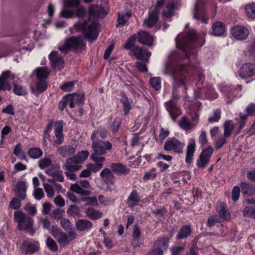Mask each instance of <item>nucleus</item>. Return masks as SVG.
<instances>
[{
  "mask_svg": "<svg viewBox=\"0 0 255 255\" xmlns=\"http://www.w3.org/2000/svg\"><path fill=\"white\" fill-rule=\"evenodd\" d=\"M182 67L181 66H177L175 68H173L167 65H165V68L163 71L164 74L170 75L173 79L172 98L168 102L165 103V105L166 110L174 121H175L180 114L179 108L174 102L175 100H178L180 98L176 89L181 86H184L183 75L180 77L178 76V72H180Z\"/></svg>",
  "mask_w": 255,
  "mask_h": 255,
  "instance_id": "nucleus-1",
  "label": "nucleus"
},
{
  "mask_svg": "<svg viewBox=\"0 0 255 255\" xmlns=\"http://www.w3.org/2000/svg\"><path fill=\"white\" fill-rule=\"evenodd\" d=\"M202 37L192 28L186 30L184 34L179 35L176 38L177 45L185 53L186 57L191 62L196 59L197 51L195 47L202 46L203 43H200Z\"/></svg>",
  "mask_w": 255,
  "mask_h": 255,
  "instance_id": "nucleus-2",
  "label": "nucleus"
},
{
  "mask_svg": "<svg viewBox=\"0 0 255 255\" xmlns=\"http://www.w3.org/2000/svg\"><path fill=\"white\" fill-rule=\"evenodd\" d=\"M98 23L88 21H79L74 25L77 31L82 32L89 40L92 41L97 39L98 36L97 28Z\"/></svg>",
  "mask_w": 255,
  "mask_h": 255,
  "instance_id": "nucleus-3",
  "label": "nucleus"
},
{
  "mask_svg": "<svg viewBox=\"0 0 255 255\" xmlns=\"http://www.w3.org/2000/svg\"><path fill=\"white\" fill-rule=\"evenodd\" d=\"M13 215L14 220L17 223V228L19 230L24 231L30 229L29 234L31 235L34 234L35 231L32 228L34 221L31 217L20 210L15 211Z\"/></svg>",
  "mask_w": 255,
  "mask_h": 255,
  "instance_id": "nucleus-4",
  "label": "nucleus"
},
{
  "mask_svg": "<svg viewBox=\"0 0 255 255\" xmlns=\"http://www.w3.org/2000/svg\"><path fill=\"white\" fill-rule=\"evenodd\" d=\"M137 38L138 41L143 45L149 46H151L153 43V37L147 31H140L137 33V36L134 34L132 35L127 41L124 45L126 49H129L132 48Z\"/></svg>",
  "mask_w": 255,
  "mask_h": 255,
  "instance_id": "nucleus-5",
  "label": "nucleus"
},
{
  "mask_svg": "<svg viewBox=\"0 0 255 255\" xmlns=\"http://www.w3.org/2000/svg\"><path fill=\"white\" fill-rule=\"evenodd\" d=\"M85 46L80 37L71 36L66 39L63 44L59 45L58 48L61 53L66 54L72 49L75 51L82 50Z\"/></svg>",
  "mask_w": 255,
  "mask_h": 255,
  "instance_id": "nucleus-6",
  "label": "nucleus"
},
{
  "mask_svg": "<svg viewBox=\"0 0 255 255\" xmlns=\"http://www.w3.org/2000/svg\"><path fill=\"white\" fill-rule=\"evenodd\" d=\"M80 0H65L64 2L63 8L60 12V16L67 18L72 17L74 15V11L69 9V8H77L80 5Z\"/></svg>",
  "mask_w": 255,
  "mask_h": 255,
  "instance_id": "nucleus-7",
  "label": "nucleus"
},
{
  "mask_svg": "<svg viewBox=\"0 0 255 255\" xmlns=\"http://www.w3.org/2000/svg\"><path fill=\"white\" fill-rule=\"evenodd\" d=\"M184 145V143L173 137L169 138L165 142L164 149L167 151H173L177 153H182Z\"/></svg>",
  "mask_w": 255,
  "mask_h": 255,
  "instance_id": "nucleus-8",
  "label": "nucleus"
},
{
  "mask_svg": "<svg viewBox=\"0 0 255 255\" xmlns=\"http://www.w3.org/2000/svg\"><path fill=\"white\" fill-rule=\"evenodd\" d=\"M213 153V148L211 146L204 149L197 160V166L199 168H204L209 162Z\"/></svg>",
  "mask_w": 255,
  "mask_h": 255,
  "instance_id": "nucleus-9",
  "label": "nucleus"
},
{
  "mask_svg": "<svg viewBox=\"0 0 255 255\" xmlns=\"http://www.w3.org/2000/svg\"><path fill=\"white\" fill-rule=\"evenodd\" d=\"M50 233L58 243L62 246L67 245L70 241L73 240H71L69 236L68 237L66 233L62 232L56 226L52 227Z\"/></svg>",
  "mask_w": 255,
  "mask_h": 255,
  "instance_id": "nucleus-10",
  "label": "nucleus"
},
{
  "mask_svg": "<svg viewBox=\"0 0 255 255\" xmlns=\"http://www.w3.org/2000/svg\"><path fill=\"white\" fill-rule=\"evenodd\" d=\"M193 15L194 18L198 20L201 23H208V17L205 12L203 3L202 1L198 0L196 2L193 11Z\"/></svg>",
  "mask_w": 255,
  "mask_h": 255,
  "instance_id": "nucleus-11",
  "label": "nucleus"
},
{
  "mask_svg": "<svg viewBox=\"0 0 255 255\" xmlns=\"http://www.w3.org/2000/svg\"><path fill=\"white\" fill-rule=\"evenodd\" d=\"M92 147L95 153L103 155L112 148V144L109 141L94 140L92 142Z\"/></svg>",
  "mask_w": 255,
  "mask_h": 255,
  "instance_id": "nucleus-12",
  "label": "nucleus"
},
{
  "mask_svg": "<svg viewBox=\"0 0 255 255\" xmlns=\"http://www.w3.org/2000/svg\"><path fill=\"white\" fill-rule=\"evenodd\" d=\"M242 79H247L255 75V63L250 62L244 63L239 71Z\"/></svg>",
  "mask_w": 255,
  "mask_h": 255,
  "instance_id": "nucleus-13",
  "label": "nucleus"
},
{
  "mask_svg": "<svg viewBox=\"0 0 255 255\" xmlns=\"http://www.w3.org/2000/svg\"><path fill=\"white\" fill-rule=\"evenodd\" d=\"M234 38L238 40H245L249 35L248 29L244 25H237L232 27L230 30Z\"/></svg>",
  "mask_w": 255,
  "mask_h": 255,
  "instance_id": "nucleus-14",
  "label": "nucleus"
},
{
  "mask_svg": "<svg viewBox=\"0 0 255 255\" xmlns=\"http://www.w3.org/2000/svg\"><path fill=\"white\" fill-rule=\"evenodd\" d=\"M131 52L136 59L142 60L147 62L151 55V52L148 51L146 48H140L139 46H134L131 48Z\"/></svg>",
  "mask_w": 255,
  "mask_h": 255,
  "instance_id": "nucleus-15",
  "label": "nucleus"
},
{
  "mask_svg": "<svg viewBox=\"0 0 255 255\" xmlns=\"http://www.w3.org/2000/svg\"><path fill=\"white\" fill-rule=\"evenodd\" d=\"M49 59L53 68L60 70L64 67V60L61 56L57 55V52L52 51L49 55Z\"/></svg>",
  "mask_w": 255,
  "mask_h": 255,
  "instance_id": "nucleus-16",
  "label": "nucleus"
},
{
  "mask_svg": "<svg viewBox=\"0 0 255 255\" xmlns=\"http://www.w3.org/2000/svg\"><path fill=\"white\" fill-rule=\"evenodd\" d=\"M159 13L149 8L148 17L144 20V24L148 28L153 27L159 19Z\"/></svg>",
  "mask_w": 255,
  "mask_h": 255,
  "instance_id": "nucleus-17",
  "label": "nucleus"
},
{
  "mask_svg": "<svg viewBox=\"0 0 255 255\" xmlns=\"http://www.w3.org/2000/svg\"><path fill=\"white\" fill-rule=\"evenodd\" d=\"M69 98V105L71 108H73L75 104L80 106L84 102V95L83 94H76L67 95Z\"/></svg>",
  "mask_w": 255,
  "mask_h": 255,
  "instance_id": "nucleus-18",
  "label": "nucleus"
},
{
  "mask_svg": "<svg viewBox=\"0 0 255 255\" xmlns=\"http://www.w3.org/2000/svg\"><path fill=\"white\" fill-rule=\"evenodd\" d=\"M60 224L62 228L68 233L71 240H74L76 238V233L74 230L73 224L66 218H62Z\"/></svg>",
  "mask_w": 255,
  "mask_h": 255,
  "instance_id": "nucleus-19",
  "label": "nucleus"
},
{
  "mask_svg": "<svg viewBox=\"0 0 255 255\" xmlns=\"http://www.w3.org/2000/svg\"><path fill=\"white\" fill-rule=\"evenodd\" d=\"M110 167L114 173L119 175H126L130 171L128 167L121 163H112Z\"/></svg>",
  "mask_w": 255,
  "mask_h": 255,
  "instance_id": "nucleus-20",
  "label": "nucleus"
},
{
  "mask_svg": "<svg viewBox=\"0 0 255 255\" xmlns=\"http://www.w3.org/2000/svg\"><path fill=\"white\" fill-rule=\"evenodd\" d=\"M140 200L139 193L135 189L133 190L128 196L126 204L128 208H132L137 206Z\"/></svg>",
  "mask_w": 255,
  "mask_h": 255,
  "instance_id": "nucleus-21",
  "label": "nucleus"
},
{
  "mask_svg": "<svg viewBox=\"0 0 255 255\" xmlns=\"http://www.w3.org/2000/svg\"><path fill=\"white\" fill-rule=\"evenodd\" d=\"M26 185L25 181H19L15 185L14 192L15 195L20 199L23 200L26 197Z\"/></svg>",
  "mask_w": 255,
  "mask_h": 255,
  "instance_id": "nucleus-22",
  "label": "nucleus"
},
{
  "mask_svg": "<svg viewBox=\"0 0 255 255\" xmlns=\"http://www.w3.org/2000/svg\"><path fill=\"white\" fill-rule=\"evenodd\" d=\"M93 227V223L85 219H78L75 223V227L79 232H87Z\"/></svg>",
  "mask_w": 255,
  "mask_h": 255,
  "instance_id": "nucleus-23",
  "label": "nucleus"
},
{
  "mask_svg": "<svg viewBox=\"0 0 255 255\" xmlns=\"http://www.w3.org/2000/svg\"><path fill=\"white\" fill-rule=\"evenodd\" d=\"M169 245V239L166 237L158 238L154 242L153 248L161 251L167 250Z\"/></svg>",
  "mask_w": 255,
  "mask_h": 255,
  "instance_id": "nucleus-24",
  "label": "nucleus"
},
{
  "mask_svg": "<svg viewBox=\"0 0 255 255\" xmlns=\"http://www.w3.org/2000/svg\"><path fill=\"white\" fill-rule=\"evenodd\" d=\"M21 249L26 254H32L38 251L39 247L37 243L24 241L22 243Z\"/></svg>",
  "mask_w": 255,
  "mask_h": 255,
  "instance_id": "nucleus-25",
  "label": "nucleus"
},
{
  "mask_svg": "<svg viewBox=\"0 0 255 255\" xmlns=\"http://www.w3.org/2000/svg\"><path fill=\"white\" fill-rule=\"evenodd\" d=\"M100 176L106 184H115L116 182L115 176L109 168L103 169L100 173Z\"/></svg>",
  "mask_w": 255,
  "mask_h": 255,
  "instance_id": "nucleus-26",
  "label": "nucleus"
},
{
  "mask_svg": "<svg viewBox=\"0 0 255 255\" xmlns=\"http://www.w3.org/2000/svg\"><path fill=\"white\" fill-rule=\"evenodd\" d=\"M240 187L244 196H250L255 194V187L252 184L242 182L240 183Z\"/></svg>",
  "mask_w": 255,
  "mask_h": 255,
  "instance_id": "nucleus-27",
  "label": "nucleus"
},
{
  "mask_svg": "<svg viewBox=\"0 0 255 255\" xmlns=\"http://www.w3.org/2000/svg\"><path fill=\"white\" fill-rule=\"evenodd\" d=\"M195 149V142L194 139H190L187 146L185 161L188 164H190L192 162V157L193 156Z\"/></svg>",
  "mask_w": 255,
  "mask_h": 255,
  "instance_id": "nucleus-28",
  "label": "nucleus"
},
{
  "mask_svg": "<svg viewBox=\"0 0 255 255\" xmlns=\"http://www.w3.org/2000/svg\"><path fill=\"white\" fill-rule=\"evenodd\" d=\"M89 155V153L87 150H83L75 156L68 158L69 161H73L75 164H81L87 159Z\"/></svg>",
  "mask_w": 255,
  "mask_h": 255,
  "instance_id": "nucleus-29",
  "label": "nucleus"
},
{
  "mask_svg": "<svg viewBox=\"0 0 255 255\" xmlns=\"http://www.w3.org/2000/svg\"><path fill=\"white\" fill-rule=\"evenodd\" d=\"M76 149L72 146L66 145L60 147L58 149V152L63 157H67L72 155L75 153Z\"/></svg>",
  "mask_w": 255,
  "mask_h": 255,
  "instance_id": "nucleus-30",
  "label": "nucleus"
},
{
  "mask_svg": "<svg viewBox=\"0 0 255 255\" xmlns=\"http://www.w3.org/2000/svg\"><path fill=\"white\" fill-rule=\"evenodd\" d=\"M166 65H168L170 67L173 68H175L177 66H181L182 67L180 70V72H178V76L180 77L183 75V77L184 79L185 78L186 74H189L190 72L194 74V73L192 72V70L196 67L195 66H192L191 64L190 65H178L175 66H173L170 64H166Z\"/></svg>",
  "mask_w": 255,
  "mask_h": 255,
  "instance_id": "nucleus-31",
  "label": "nucleus"
},
{
  "mask_svg": "<svg viewBox=\"0 0 255 255\" xmlns=\"http://www.w3.org/2000/svg\"><path fill=\"white\" fill-rule=\"evenodd\" d=\"M47 88V85L44 80H40L36 82V88H34L31 87V92L34 95L37 96L40 93L45 91Z\"/></svg>",
  "mask_w": 255,
  "mask_h": 255,
  "instance_id": "nucleus-32",
  "label": "nucleus"
},
{
  "mask_svg": "<svg viewBox=\"0 0 255 255\" xmlns=\"http://www.w3.org/2000/svg\"><path fill=\"white\" fill-rule=\"evenodd\" d=\"M63 122L59 121L57 122V127L54 130L55 135L56 137L55 143L60 144L62 143L63 139Z\"/></svg>",
  "mask_w": 255,
  "mask_h": 255,
  "instance_id": "nucleus-33",
  "label": "nucleus"
},
{
  "mask_svg": "<svg viewBox=\"0 0 255 255\" xmlns=\"http://www.w3.org/2000/svg\"><path fill=\"white\" fill-rule=\"evenodd\" d=\"M218 212L219 214L218 217L221 219L222 222L230 218V214L228 211L227 206L224 203L220 204V207L218 208Z\"/></svg>",
  "mask_w": 255,
  "mask_h": 255,
  "instance_id": "nucleus-34",
  "label": "nucleus"
},
{
  "mask_svg": "<svg viewBox=\"0 0 255 255\" xmlns=\"http://www.w3.org/2000/svg\"><path fill=\"white\" fill-rule=\"evenodd\" d=\"M108 132L107 130L103 128L99 127L96 130L94 131L91 135V139L93 141L94 140H100L99 138L105 139L107 137Z\"/></svg>",
  "mask_w": 255,
  "mask_h": 255,
  "instance_id": "nucleus-35",
  "label": "nucleus"
},
{
  "mask_svg": "<svg viewBox=\"0 0 255 255\" xmlns=\"http://www.w3.org/2000/svg\"><path fill=\"white\" fill-rule=\"evenodd\" d=\"M225 31V26L223 23L217 22L212 26L211 33L215 36H221L223 34Z\"/></svg>",
  "mask_w": 255,
  "mask_h": 255,
  "instance_id": "nucleus-36",
  "label": "nucleus"
},
{
  "mask_svg": "<svg viewBox=\"0 0 255 255\" xmlns=\"http://www.w3.org/2000/svg\"><path fill=\"white\" fill-rule=\"evenodd\" d=\"M105 14L104 8L98 5L92 4L89 8V18L91 16L98 17Z\"/></svg>",
  "mask_w": 255,
  "mask_h": 255,
  "instance_id": "nucleus-37",
  "label": "nucleus"
},
{
  "mask_svg": "<svg viewBox=\"0 0 255 255\" xmlns=\"http://www.w3.org/2000/svg\"><path fill=\"white\" fill-rule=\"evenodd\" d=\"M141 236V232L138 226H135L132 234V241L131 242L133 248L139 247V238Z\"/></svg>",
  "mask_w": 255,
  "mask_h": 255,
  "instance_id": "nucleus-38",
  "label": "nucleus"
},
{
  "mask_svg": "<svg viewBox=\"0 0 255 255\" xmlns=\"http://www.w3.org/2000/svg\"><path fill=\"white\" fill-rule=\"evenodd\" d=\"M191 233V227L189 225H185L182 227L177 235L178 239H182L187 238L190 235Z\"/></svg>",
  "mask_w": 255,
  "mask_h": 255,
  "instance_id": "nucleus-39",
  "label": "nucleus"
},
{
  "mask_svg": "<svg viewBox=\"0 0 255 255\" xmlns=\"http://www.w3.org/2000/svg\"><path fill=\"white\" fill-rule=\"evenodd\" d=\"M79 164H75L73 161H69V158H67L64 167L68 171L73 172L79 170L82 168V166Z\"/></svg>",
  "mask_w": 255,
  "mask_h": 255,
  "instance_id": "nucleus-40",
  "label": "nucleus"
},
{
  "mask_svg": "<svg viewBox=\"0 0 255 255\" xmlns=\"http://www.w3.org/2000/svg\"><path fill=\"white\" fill-rule=\"evenodd\" d=\"M167 11L163 12V15L164 17L169 18L174 15L175 8V2L173 1L168 2L166 5Z\"/></svg>",
  "mask_w": 255,
  "mask_h": 255,
  "instance_id": "nucleus-41",
  "label": "nucleus"
},
{
  "mask_svg": "<svg viewBox=\"0 0 255 255\" xmlns=\"http://www.w3.org/2000/svg\"><path fill=\"white\" fill-rule=\"evenodd\" d=\"M180 127L185 130H188L195 127V125L191 123L187 118L182 117L179 122Z\"/></svg>",
  "mask_w": 255,
  "mask_h": 255,
  "instance_id": "nucleus-42",
  "label": "nucleus"
},
{
  "mask_svg": "<svg viewBox=\"0 0 255 255\" xmlns=\"http://www.w3.org/2000/svg\"><path fill=\"white\" fill-rule=\"evenodd\" d=\"M28 155L33 159L40 158L43 154L42 150L38 147L30 148L28 150Z\"/></svg>",
  "mask_w": 255,
  "mask_h": 255,
  "instance_id": "nucleus-43",
  "label": "nucleus"
},
{
  "mask_svg": "<svg viewBox=\"0 0 255 255\" xmlns=\"http://www.w3.org/2000/svg\"><path fill=\"white\" fill-rule=\"evenodd\" d=\"M120 101L123 105L125 115H127L131 109V106L127 96L125 94H122Z\"/></svg>",
  "mask_w": 255,
  "mask_h": 255,
  "instance_id": "nucleus-44",
  "label": "nucleus"
},
{
  "mask_svg": "<svg viewBox=\"0 0 255 255\" xmlns=\"http://www.w3.org/2000/svg\"><path fill=\"white\" fill-rule=\"evenodd\" d=\"M86 214L92 220L99 219L101 217L102 215L101 212L91 208L86 209Z\"/></svg>",
  "mask_w": 255,
  "mask_h": 255,
  "instance_id": "nucleus-45",
  "label": "nucleus"
},
{
  "mask_svg": "<svg viewBox=\"0 0 255 255\" xmlns=\"http://www.w3.org/2000/svg\"><path fill=\"white\" fill-rule=\"evenodd\" d=\"M245 9L249 18H255V3L252 2L246 4Z\"/></svg>",
  "mask_w": 255,
  "mask_h": 255,
  "instance_id": "nucleus-46",
  "label": "nucleus"
},
{
  "mask_svg": "<svg viewBox=\"0 0 255 255\" xmlns=\"http://www.w3.org/2000/svg\"><path fill=\"white\" fill-rule=\"evenodd\" d=\"M13 93L18 96H24L27 93L25 87L13 82Z\"/></svg>",
  "mask_w": 255,
  "mask_h": 255,
  "instance_id": "nucleus-47",
  "label": "nucleus"
},
{
  "mask_svg": "<svg viewBox=\"0 0 255 255\" xmlns=\"http://www.w3.org/2000/svg\"><path fill=\"white\" fill-rule=\"evenodd\" d=\"M48 75L49 71L46 67H40L36 69V75L39 80H45Z\"/></svg>",
  "mask_w": 255,
  "mask_h": 255,
  "instance_id": "nucleus-48",
  "label": "nucleus"
},
{
  "mask_svg": "<svg viewBox=\"0 0 255 255\" xmlns=\"http://www.w3.org/2000/svg\"><path fill=\"white\" fill-rule=\"evenodd\" d=\"M243 214L245 217L255 219V207L252 206L245 207L243 210Z\"/></svg>",
  "mask_w": 255,
  "mask_h": 255,
  "instance_id": "nucleus-49",
  "label": "nucleus"
},
{
  "mask_svg": "<svg viewBox=\"0 0 255 255\" xmlns=\"http://www.w3.org/2000/svg\"><path fill=\"white\" fill-rule=\"evenodd\" d=\"M234 128L232 121H227L225 123L224 135L225 137H228L231 135Z\"/></svg>",
  "mask_w": 255,
  "mask_h": 255,
  "instance_id": "nucleus-50",
  "label": "nucleus"
},
{
  "mask_svg": "<svg viewBox=\"0 0 255 255\" xmlns=\"http://www.w3.org/2000/svg\"><path fill=\"white\" fill-rule=\"evenodd\" d=\"M67 213L68 215L75 217L80 214V210L77 206L71 205L68 209Z\"/></svg>",
  "mask_w": 255,
  "mask_h": 255,
  "instance_id": "nucleus-51",
  "label": "nucleus"
},
{
  "mask_svg": "<svg viewBox=\"0 0 255 255\" xmlns=\"http://www.w3.org/2000/svg\"><path fill=\"white\" fill-rule=\"evenodd\" d=\"M221 111L220 109H217L214 111L213 116H210L208 119V121L212 123L217 122L221 119Z\"/></svg>",
  "mask_w": 255,
  "mask_h": 255,
  "instance_id": "nucleus-52",
  "label": "nucleus"
},
{
  "mask_svg": "<svg viewBox=\"0 0 255 255\" xmlns=\"http://www.w3.org/2000/svg\"><path fill=\"white\" fill-rule=\"evenodd\" d=\"M52 164L51 160L49 158H43L41 159L38 161V166L41 169H43L46 167L50 166Z\"/></svg>",
  "mask_w": 255,
  "mask_h": 255,
  "instance_id": "nucleus-53",
  "label": "nucleus"
},
{
  "mask_svg": "<svg viewBox=\"0 0 255 255\" xmlns=\"http://www.w3.org/2000/svg\"><path fill=\"white\" fill-rule=\"evenodd\" d=\"M46 245L48 249L52 252H56L58 250V246L55 241L51 238L48 237L46 240Z\"/></svg>",
  "mask_w": 255,
  "mask_h": 255,
  "instance_id": "nucleus-54",
  "label": "nucleus"
},
{
  "mask_svg": "<svg viewBox=\"0 0 255 255\" xmlns=\"http://www.w3.org/2000/svg\"><path fill=\"white\" fill-rule=\"evenodd\" d=\"M150 83L152 87L156 91L159 90L161 88V80L158 77L151 78L150 80Z\"/></svg>",
  "mask_w": 255,
  "mask_h": 255,
  "instance_id": "nucleus-55",
  "label": "nucleus"
},
{
  "mask_svg": "<svg viewBox=\"0 0 255 255\" xmlns=\"http://www.w3.org/2000/svg\"><path fill=\"white\" fill-rule=\"evenodd\" d=\"M86 14V11L85 8L81 5L77 7L76 10L74 11V15L77 17L79 18H83L84 17Z\"/></svg>",
  "mask_w": 255,
  "mask_h": 255,
  "instance_id": "nucleus-56",
  "label": "nucleus"
},
{
  "mask_svg": "<svg viewBox=\"0 0 255 255\" xmlns=\"http://www.w3.org/2000/svg\"><path fill=\"white\" fill-rule=\"evenodd\" d=\"M21 200L18 198H13L9 203L10 207L14 210L18 209L21 206Z\"/></svg>",
  "mask_w": 255,
  "mask_h": 255,
  "instance_id": "nucleus-57",
  "label": "nucleus"
},
{
  "mask_svg": "<svg viewBox=\"0 0 255 255\" xmlns=\"http://www.w3.org/2000/svg\"><path fill=\"white\" fill-rule=\"evenodd\" d=\"M81 201L85 202L86 204L91 206H94L98 204L97 200L95 197L82 198Z\"/></svg>",
  "mask_w": 255,
  "mask_h": 255,
  "instance_id": "nucleus-58",
  "label": "nucleus"
},
{
  "mask_svg": "<svg viewBox=\"0 0 255 255\" xmlns=\"http://www.w3.org/2000/svg\"><path fill=\"white\" fill-rule=\"evenodd\" d=\"M43 187L47 197L49 198H53L54 195V191L53 187L48 184H44Z\"/></svg>",
  "mask_w": 255,
  "mask_h": 255,
  "instance_id": "nucleus-59",
  "label": "nucleus"
},
{
  "mask_svg": "<svg viewBox=\"0 0 255 255\" xmlns=\"http://www.w3.org/2000/svg\"><path fill=\"white\" fill-rule=\"evenodd\" d=\"M65 213L63 209L59 208L55 209L52 213V218L56 220H60L63 218V216Z\"/></svg>",
  "mask_w": 255,
  "mask_h": 255,
  "instance_id": "nucleus-60",
  "label": "nucleus"
},
{
  "mask_svg": "<svg viewBox=\"0 0 255 255\" xmlns=\"http://www.w3.org/2000/svg\"><path fill=\"white\" fill-rule=\"evenodd\" d=\"M121 120L120 118H116L111 126V130L113 133H117L119 129L121 124Z\"/></svg>",
  "mask_w": 255,
  "mask_h": 255,
  "instance_id": "nucleus-61",
  "label": "nucleus"
},
{
  "mask_svg": "<svg viewBox=\"0 0 255 255\" xmlns=\"http://www.w3.org/2000/svg\"><path fill=\"white\" fill-rule=\"evenodd\" d=\"M221 222V219L217 215H215L208 218L207 225L208 227H211L215 225V223Z\"/></svg>",
  "mask_w": 255,
  "mask_h": 255,
  "instance_id": "nucleus-62",
  "label": "nucleus"
},
{
  "mask_svg": "<svg viewBox=\"0 0 255 255\" xmlns=\"http://www.w3.org/2000/svg\"><path fill=\"white\" fill-rule=\"evenodd\" d=\"M240 188V187L236 186L232 190V198L234 201H237L239 198L241 192Z\"/></svg>",
  "mask_w": 255,
  "mask_h": 255,
  "instance_id": "nucleus-63",
  "label": "nucleus"
},
{
  "mask_svg": "<svg viewBox=\"0 0 255 255\" xmlns=\"http://www.w3.org/2000/svg\"><path fill=\"white\" fill-rule=\"evenodd\" d=\"M68 104H69V98L68 95H66L59 102L58 108L60 110L63 111Z\"/></svg>",
  "mask_w": 255,
  "mask_h": 255,
  "instance_id": "nucleus-64",
  "label": "nucleus"
}]
</instances>
